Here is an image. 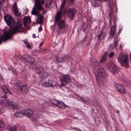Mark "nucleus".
Masks as SVG:
<instances>
[{"instance_id":"6","label":"nucleus","mask_w":131,"mask_h":131,"mask_svg":"<svg viewBox=\"0 0 131 131\" xmlns=\"http://www.w3.org/2000/svg\"><path fill=\"white\" fill-rule=\"evenodd\" d=\"M117 60L122 66H124L126 68H127L129 67V61L128 60V56L124 54L123 55L120 54L118 56Z\"/></svg>"},{"instance_id":"36","label":"nucleus","mask_w":131,"mask_h":131,"mask_svg":"<svg viewBox=\"0 0 131 131\" xmlns=\"http://www.w3.org/2000/svg\"><path fill=\"white\" fill-rule=\"evenodd\" d=\"M114 52H111L109 55V57L110 58H112L114 55Z\"/></svg>"},{"instance_id":"49","label":"nucleus","mask_w":131,"mask_h":131,"mask_svg":"<svg viewBox=\"0 0 131 131\" xmlns=\"http://www.w3.org/2000/svg\"><path fill=\"white\" fill-rule=\"evenodd\" d=\"M39 50L40 51H44L45 50L44 49H42L41 50L40 48L39 49Z\"/></svg>"},{"instance_id":"34","label":"nucleus","mask_w":131,"mask_h":131,"mask_svg":"<svg viewBox=\"0 0 131 131\" xmlns=\"http://www.w3.org/2000/svg\"><path fill=\"white\" fill-rule=\"evenodd\" d=\"M106 60V58L102 57L100 60V62L101 63H103L104 62H105Z\"/></svg>"},{"instance_id":"14","label":"nucleus","mask_w":131,"mask_h":131,"mask_svg":"<svg viewBox=\"0 0 131 131\" xmlns=\"http://www.w3.org/2000/svg\"><path fill=\"white\" fill-rule=\"evenodd\" d=\"M77 12V10L73 8H69L67 11L68 15L71 20H73Z\"/></svg>"},{"instance_id":"8","label":"nucleus","mask_w":131,"mask_h":131,"mask_svg":"<svg viewBox=\"0 0 131 131\" xmlns=\"http://www.w3.org/2000/svg\"><path fill=\"white\" fill-rule=\"evenodd\" d=\"M107 67L108 70L113 74H115L118 71V67L113 61L110 62L107 64Z\"/></svg>"},{"instance_id":"51","label":"nucleus","mask_w":131,"mask_h":131,"mask_svg":"<svg viewBox=\"0 0 131 131\" xmlns=\"http://www.w3.org/2000/svg\"><path fill=\"white\" fill-rule=\"evenodd\" d=\"M45 13V12L44 11H43L42 12V13L43 14H44Z\"/></svg>"},{"instance_id":"57","label":"nucleus","mask_w":131,"mask_h":131,"mask_svg":"<svg viewBox=\"0 0 131 131\" xmlns=\"http://www.w3.org/2000/svg\"><path fill=\"white\" fill-rule=\"evenodd\" d=\"M60 32V31H58V33H59V32Z\"/></svg>"},{"instance_id":"11","label":"nucleus","mask_w":131,"mask_h":131,"mask_svg":"<svg viewBox=\"0 0 131 131\" xmlns=\"http://www.w3.org/2000/svg\"><path fill=\"white\" fill-rule=\"evenodd\" d=\"M1 88L3 91V92H0V97L3 99H6L7 98V97L6 95V93L11 94V92L10 90L7 88V87L5 86L2 85Z\"/></svg>"},{"instance_id":"37","label":"nucleus","mask_w":131,"mask_h":131,"mask_svg":"<svg viewBox=\"0 0 131 131\" xmlns=\"http://www.w3.org/2000/svg\"><path fill=\"white\" fill-rule=\"evenodd\" d=\"M108 54V52H106L104 53L102 57L107 59V57Z\"/></svg>"},{"instance_id":"42","label":"nucleus","mask_w":131,"mask_h":131,"mask_svg":"<svg viewBox=\"0 0 131 131\" xmlns=\"http://www.w3.org/2000/svg\"><path fill=\"white\" fill-rule=\"evenodd\" d=\"M122 30V29H121L120 28H119V30L118 31V35H119L120 33L121 32Z\"/></svg>"},{"instance_id":"31","label":"nucleus","mask_w":131,"mask_h":131,"mask_svg":"<svg viewBox=\"0 0 131 131\" xmlns=\"http://www.w3.org/2000/svg\"><path fill=\"white\" fill-rule=\"evenodd\" d=\"M18 29L17 27H14L12 29L10 30V32L12 34H14L16 32H17Z\"/></svg>"},{"instance_id":"32","label":"nucleus","mask_w":131,"mask_h":131,"mask_svg":"<svg viewBox=\"0 0 131 131\" xmlns=\"http://www.w3.org/2000/svg\"><path fill=\"white\" fill-rule=\"evenodd\" d=\"M63 62L67 63L69 61L70 58L67 55L66 56L63 57Z\"/></svg>"},{"instance_id":"13","label":"nucleus","mask_w":131,"mask_h":131,"mask_svg":"<svg viewBox=\"0 0 131 131\" xmlns=\"http://www.w3.org/2000/svg\"><path fill=\"white\" fill-rule=\"evenodd\" d=\"M60 80L61 82L62 86L65 85V83L69 82L71 80L70 76L68 75H63L60 78Z\"/></svg>"},{"instance_id":"26","label":"nucleus","mask_w":131,"mask_h":131,"mask_svg":"<svg viewBox=\"0 0 131 131\" xmlns=\"http://www.w3.org/2000/svg\"><path fill=\"white\" fill-rule=\"evenodd\" d=\"M104 37L105 35L103 33V32L102 31L99 34L98 39L99 40H101Z\"/></svg>"},{"instance_id":"29","label":"nucleus","mask_w":131,"mask_h":131,"mask_svg":"<svg viewBox=\"0 0 131 131\" xmlns=\"http://www.w3.org/2000/svg\"><path fill=\"white\" fill-rule=\"evenodd\" d=\"M66 2L65 0H63L62 1V3H61V6L60 7V11L59 12H61L63 10V8L64 7L66 4Z\"/></svg>"},{"instance_id":"23","label":"nucleus","mask_w":131,"mask_h":131,"mask_svg":"<svg viewBox=\"0 0 131 131\" xmlns=\"http://www.w3.org/2000/svg\"><path fill=\"white\" fill-rule=\"evenodd\" d=\"M13 9L15 15L18 17H20V14L19 13L17 9V6L16 3H15L14 5Z\"/></svg>"},{"instance_id":"33","label":"nucleus","mask_w":131,"mask_h":131,"mask_svg":"<svg viewBox=\"0 0 131 131\" xmlns=\"http://www.w3.org/2000/svg\"><path fill=\"white\" fill-rule=\"evenodd\" d=\"M56 61L57 62L61 63L63 62V57H56Z\"/></svg>"},{"instance_id":"43","label":"nucleus","mask_w":131,"mask_h":131,"mask_svg":"<svg viewBox=\"0 0 131 131\" xmlns=\"http://www.w3.org/2000/svg\"><path fill=\"white\" fill-rule=\"evenodd\" d=\"M4 111L3 110V108H0V113H2Z\"/></svg>"},{"instance_id":"15","label":"nucleus","mask_w":131,"mask_h":131,"mask_svg":"<svg viewBox=\"0 0 131 131\" xmlns=\"http://www.w3.org/2000/svg\"><path fill=\"white\" fill-rule=\"evenodd\" d=\"M11 37V34L9 32H6L3 35H2L1 36L0 38V44H1L3 40L5 42L7 40L10 38Z\"/></svg>"},{"instance_id":"58","label":"nucleus","mask_w":131,"mask_h":131,"mask_svg":"<svg viewBox=\"0 0 131 131\" xmlns=\"http://www.w3.org/2000/svg\"><path fill=\"white\" fill-rule=\"evenodd\" d=\"M71 1H73L74 0H70Z\"/></svg>"},{"instance_id":"28","label":"nucleus","mask_w":131,"mask_h":131,"mask_svg":"<svg viewBox=\"0 0 131 131\" xmlns=\"http://www.w3.org/2000/svg\"><path fill=\"white\" fill-rule=\"evenodd\" d=\"M18 127L16 125L9 126L7 128L10 131H15L17 129Z\"/></svg>"},{"instance_id":"50","label":"nucleus","mask_w":131,"mask_h":131,"mask_svg":"<svg viewBox=\"0 0 131 131\" xmlns=\"http://www.w3.org/2000/svg\"><path fill=\"white\" fill-rule=\"evenodd\" d=\"M77 128L76 127H75L73 128V129H74V130H76Z\"/></svg>"},{"instance_id":"19","label":"nucleus","mask_w":131,"mask_h":131,"mask_svg":"<svg viewBox=\"0 0 131 131\" xmlns=\"http://www.w3.org/2000/svg\"><path fill=\"white\" fill-rule=\"evenodd\" d=\"M115 87L119 92L123 94H125V90L124 87L123 85L117 83L116 84Z\"/></svg>"},{"instance_id":"24","label":"nucleus","mask_w":131,"mask_h":131,"mask_svg":"<svg viewBox=\"0 0 131 131\" xmlns=\"http://www.w3.org/2000/svg\"><path fill=\"white\" fill-rule=\"evenodd\" d=\"M23 20L24 25L25 26H26L27 24H29L30 23L31 19L29 16H27L26 17H24L23 18Z\"/></svg>"},{"instance_id":"9","label":"nucleus","mask_w":131,"mask_h":131,"mask_svg":"<svg viewBox=\"0 0 131 131\" xmlns=\"http://www.w3.org/2000/svg\"><path fill=\"white\" fill-rule=\"evenodd\" d=\"M17 89L20 90L23 93H26L28 92V86L26 84L23 85L22 82H17L15 85Z\"/></svg>"},{"instance_id":"5","label":"nucleus","mask_w":131,"mask_h":131,"mask_svg":"<svg viewBox=\"0 0 131 131\" xmlns=\"http://www.w3.org/2000/svg\"><path fill=\"white\" fill-rule=\"evenodd\" d=\"M35 70L36 72L38 74L42 80L46 78L49 75V73L45 71H42L43 69V67L40 65L36 64L35 65Z\"/></svg>"},{"instance_id":"35","label":"nucleus","mask_w":131,"mask_h":131,"mask_svg":"<svg viewBox=\"0 0 131 131\" xmlns=\"http://www.w3.org/2000/svg\"><path fill=\"white\" fill-rule=\"evenodd\" d=\"M92 5L95 7H97L99 6L98 4V2L97 1H94V3H93Z\"/></svg>"},{"instance_id":"53","label":"nucleus","mask_w":131,"mask_h":131,"mask_svg":"<svg viewBox=\"0 0 131 131\" xmlns=\"http://www.w3.org/2000/svg\"><path fill=\"white\" fill-rule=\"evenodd\" d=\"M27 42H27V41H26L25 42V43L26 45H27Z\"/></svg>"},{"instance_id":"46","label":"nucleus","mask_w":131,"mask_h":131,"mask_svg":"<svg viewBox=\"0 0 131 131\" xmlns=\"http://www.w3.org/2000/svg\"><path fill=\"white\" fill-rule=\"evenodd\" d=\"M73 119H79V118L78 117H73Z\"/></svg>"},{"instance_id":"40","label":"nucleus","mask_w":131,"mask_h":131,"mask_svg":"<svg viewBox=\"0 0 131 131\" xmlns=\"http://www.w3.org/2000/svg\"><path fill=\"white\" fill-rule=\"evenodd\" d=\"M42 28L41 25L38 28V32H40L42 31Z\"/></svg>"},{"instance_id":"54","label":"nucleus","mask_w":131,"mask_h":131,"mask_svg":"<svg viewBox=\"0 0 131 131\" xmlns=\"http://www.w3.org/2000/svg\"><path fill=\"white\" fill-rule=\"evenodd\" d=\"M116 131H121L119 129H117L116 130Z\"/></svg>"},{"instance_id":"52","label":"nucleus","mask_w":131,"mask_h":131,"mask_svg":"<svg viewBox=\"0 0 131 131\" xmlns=\"http://www.w3.org/2000/svg\"><path fill=\"white\" fill-rule=\"evenodd\" d=\"M117 112L118 114H119V110H117Z\"/></svg>"},{"instance_id":"17","label":"nucleus","mask_w":131,"mask_h":131,"mask_svg":"<svg viewBox=\"0 0 131 131\" xmlns=\"http://www.w3.org/2000/svg\"><path fill=\"white\" fill-rule=\"evenodd\" d=\"M118 36H116L114 38V44L111 43L109 46V49L112 50L118 45L119 41L118 39Z\"/></svg>"},{"instance_id":"41","label":"nucleus","mask_w":131,"mask_h":131,"mask_svg":"<svg viewBox=\"0 0 131 131\" xmlns=\"http://www.w3.org/2000/svg\"><path fill=\"white\" fill-rule=\"evenodd\" d=\"M12 71L13 73H14L15 74L16 73V70H15L14 69H12Z\"/></svg>"},{"instance_id":"4","label":"nucleus","mask_w":131,"mask_h":131,"mask_svg":"<svg viewBox=\"0 0 131 131\" xmlns=\"http://www.w3.org/2000/svg\"><path fill=\"white\" fill-rule=\"evenodd\" d=\"M107 74L106 71L103 68L98 69L97 75H96L95 78L98 84L100 83L103 85L105 84L106 82V77Z\"/></svg>"},{"instance_id":"7","label":"nucleus","mask_w":131,"mask_h":131,"mask_svg":"<svg viewBox=\"0 0 131 131\" xmlns=\"http://www.w3.org/2000/svg\"><path fill=\"white\" fill-rule=\"evenodd\" d=\"M1 102L4 105L5 108H8L9 107H12L13 109L17 108V104L15 102H13L5 100H3Z\"/></svg>"},{"instance_id":"44","label":"nucleus","mask_w":131,"mask_h":131,"mask_svg":"<svg viewBox=\"0 0 131 131\" xmlns=\"http://www.w3.org/2000/svg\"><path fill=\"white\" fill-rule=\"evenodd\" d=\"M42 44H43V42H42L39 45V49L40 48H41V46L42 45Z\"/></svg>"},{"instance_id":"59","label":"nucleus","mask_w":131,"mask_h":131,"mask_svg":"<svg viewBox=\"0 0 131 131\" xmlns=\"http://www.w3.org/2000/svg\"><path fill=\"white\" fill-rule=\"evenodd\" d=\"M104 0V1H107V0Z\"/></svg>"},{"instance_id":"45","label":"nucleus","mask_w":131,"mask_h":131,"mask_svg":"<svg viewBox=\"0 0 131 131\" xmlns=\"http://www.w3.org/2000/svg\"><path fill=\"white\" fill-rule=\"evenodd\" d=\"M32 37L34 38H36V36H35V34H33L32 35Z\"/></svg>"},{"instance_id":"48","label":"nucleus","mask_w":131,"mask_h":131,"mask_svg":"<svg viewBox=\"0 0 131 131\" xmlns=\"http://www.w3.org/2000/svg\"><path fill=\"white\" fill-rule=\"evenodd\" d=\"M71 71L72 72H73L75 71L74 69H71Z\"/></svg>"},{"instance_id":"25","label":"nucleus","mask_w":131,"mask_h":131,"mask_svg":"<svg viewBox=\"0 0 131 131\" xmlns=\"http://www.w3.org/2000/svg\"><path fill=\"white\" fill-rule=\"evenodd\" d=\"M57 106L60 108L63 109L66 107V105L62 101H59Z\"/></svg>"},{"instance_id":"12","label":"nucleus","mask_w":131,"mask_h":131,"mask_svg":"<svg viewBox=\"0 0 131 131\" xmlns=\"http://www.w3.org/2000/svg\"><path fill=\"white\" fill-rule=\"evenodd\" d=\"M41 84L45 88L56 86L57 85V83L56 81L51 80H49L47 82H42Z\"/></svg>"},{"instance_id":"22","label":"nucleus","mask_w":131,"mask_h":131,"mask_svg":"<svg viewBox=\"0 0 131 131\" xmlns=\"http://www.w3.org/2000/svg\"><path fill=\"white\" fill-rule=\"evenodd\" d=\"M116 23H115V25L112 26L111 29L110 36L113 38L116 32Z\"/></svg>"},{"instance_id":"38","label":"nucleus","mask_w":131,"mask_h":131,"mask_svg":"<svg viewBox=\"0 0 131 131\" xmlns=\"http://www.w3.org/2000/svg\"><path fill=\"white\" fill-rule=\"evenodd\" d=\"M4 125L3 124V122L2 121H0V127H4Z\"/></svg>"},{"instance_id":"39","label":"nucleus","mask_w":131,"mask_h":131,"mask_svg":"<svg viewBox=\"0 0 131 131\" xmlns=\"http://www.w3.org/2000/svg\"><path fill=\"white\" fill-rule=\"evenodd\" d=\"M27 44L26 45V46L27 47L28 49H30L31 48V46L29 45L28 42H27Z\"/></svg>"},{"instance_id":"27","label":"nucleus","mask_w":131,"mask_h":131,"mask_svg":"<svg viewBox=\"0 0 131 131\" xmlns=\"http://www.w3.org/2000/svg\"><path fill=\"white\" fill-rule=\"evenodd\" d=\"M59 101L55 99H52L51 100L50 102L52 105L53 107L54 106H57L58 103Z\"/></svg>"},{"instance_id":"21","label":"nucleus","mask_w":131,"mask_h":131,"mask_svg":"<svg viewBox=\"0 0 131 131\" xmlns=\"http://www.w3.org/2000/svg\"><path fill=\"white\" fill-rule=\"evenodd\" d=\"M14 116L20 118L23 117L25 115L24 110H22L17 111L14 114Z\"/></svg>"},{"instance_id":"16","label":"nucleus","mask_w":131,"mask_h":131,"mask_svg":"<svg viewBox=\"0 0 131 131\" xmlns=\"http://www.w3.org/2000/svg\"><path fill=\"white\" fill-rule=\"evenodd\" d=\"M21 59H23L26 62L28 63H32L34 61V59L31 57H30L27 55H24L19 57Z\"/></svg>"},{"instance_id":"18","label":"nucleus","mask_w":131,"mask_h":131,"mask_svg":"<svg viewBox=\"0 0 131 131\" xmlns=\"http://www.w3.org/2000/svg\"><path fill=\"white\" fill-rule=\"evenodd\" d=\"M109 14L108 15L109 18V21L110 22L111 21L112 19H113L114 18L113 16L114 13V6L113 5H109Z\"/></svg>"},{"instance_id":"55","label":"nucleus","mask_w":131,"mask_h":131,"mask_svg":"<svg viewBox=\"0 0 131 131\" xmlns=\"http://www.w3.org/2000/svg\"><path fill=\"white\" fill-rule=\"evenodd\" d=\"M130 100L131 101V95H130Z\"/></svg>"},{"instance_id":"30","label":"nucleus","mask_w":131,"mask_h":131,"mask_svg":"<svg viewBox=\"0 0 131 131\" xmlns=\"http://www.w3.org/2000/svg\"><path fill=\"white\" fill-rule=\"evenodd\" d=\"M52 4V3L51 1H47L46 4L45 5V7L47 8H51L52 7H51V5Z\"/></svg>"},{"instance_id":"10","label":"nucleus","mask_w":131,"mask_h":131,"mask_svg":"<svg viewBox=\"0 0 131 131\" xmlns=\"http://www.w3.org/2000/svg\"><path fill=\"white\" fill-rule=\"evenodd\" d=\"M4 19L8 25L12 27L15 24V21L12 16L6 15L4 16Z\"/></svg>"},{"instance_id":"56","label":"nucleus","mask_w":131,"mask_h":131,"mask_svg":"<svg viewBox=\"0 0 131 131\" xmlns=\"http://www.w3.org/2000/svg\"><path fill=\"white\" fill-rule=\"evenodd\" d=\"M130 62H131V57L130 58Z\"/></svg>"},{"instance_id":"1","label":"nucleus","mask_w":131,"mask_h":131,"mask_svg":"<svg viewBox=\"0 0 131 131\" xmlns=\"http://www.w3.org/2000/svg\"><path fill=\"white\" fill-rule=\"evenodd\" d=\"M34 6L32 8L31 13L33 15H37V18L36 20L37 23L42 24L43 16L41 14H39L40 12L39 10H43L42 5L44 3L45 1L43 0H34Z\"/></svg>"},{"instance_id":"3","label":"nucleus","mask_w":131,"mask_h":131,"mask_svg":"<svg viewBox=\"0 0 131 131\" xmlns=\"http://www.w3.org/2000/svg\"><path fill=\"white\" fill-rule=\"evenodd\" d=\"M24 111L25 116L28 117H31V120L35 123V125L38 126L39 125V117L38 115L35 112L29 109H27L24 110Z\"/></svg>"},{"instance_id":"47","label":"nucleus","mask_w":131,"mask_h":131,"mask_svg":"<svg viewBox=\"0 0 131 131\" xmlns=\"http://www.w3.org/2000/svg\"><path fill=\"white\" fill-rule=\"evenodd\" d=\"M76 130L77 131H81V129H79L78 128H77Z\"/></svg>"},{"instance_id":"2","label":"nucleus","mask_w":131,"mask_h":131,"mask_svg":"<svg viewBox=\"0 0 131 131\" xmlns=\"http://www.w3.org/2000/svg\"><path fill=\"white\" fill-rule=\"evenodd\" d=\"M62 12H58L55 17L54 24L57 25L58 29L61 30L66 29L68 27V25L63 20L61 19Z\"/></svg>"},{"instance_id":"20","label":"nucleus","mask_w":131,"mask_h":131,"mask_svg":"<svg viewBox=\"0 0 131 131\" xmlns=\"http://www.w3.org/2000/svg\"><path fill=\"white\" fill-rule=\"evenodd\" d=\"M75 95L76 96V98H78V100L82 101L84 103L87 104L88 105H90V101L89 100H86L85 97H83L80 96L79 95L77 94H75Z\"/></svg>"}]
</instances>
